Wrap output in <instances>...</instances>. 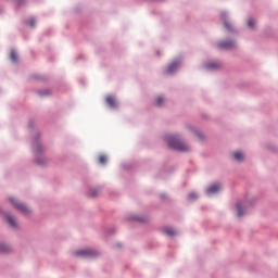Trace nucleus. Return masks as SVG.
<instances>
[{
  "instance_id": "1",
  "label": "nucleus",
  "mask_w": 278,
  "mask_h": 278,
  "mask_svg": "<svg viewBox=\"0 0 278 278\" xmlns=\"http://www.w3.org/2000/svg\"><path fill=\"white\" fill-rule=\"evenodd\" d=\"M167 144L169 149H174V151H181V152L190 151V146L186 144L184 141H179L175 137H168Z\"/></svg>"
},
{
  "instance_id": "2",
  "label": "nucleus",
  "mask_w": 278,
  "mask_h": 278,
  "mask_svg": "<svg viewBox=\"0 0 278 278\" xmlns=\"http://www.w3.org/2000/svg\"><path fill=\"white\" fill-rule=\"evenodd\" d=\"M9 201L16 207V210L22 212V214H29V207L25 204L16 202L14 198H10Z\"/></svg>"
},
{
  "instance_id": "3",
  "label": "nucleus",
  "mask_w": 278,
  "mask_h": 278,
  "mask_svg": "<svg viewBox=\"0 0 278 278\" xmlns=\"http://www.w3.org/2000/svg\"><path fill=\"white\" fill-rule=\"evenodd\" d=\"M75 255L86 256V257H94L97 255V252L93 250H80L75 252Z\"/></svg>"
},
{
  "instance_id": "4",
  "label": "nucleus",
  "mask_w": 278,
  "mask_h": 278,
  "mask_svg": "<svg viewBox=\"0 0 278 278\" xmlns=\"http://www.w3.org/2000/svg\"><path fill=\"white\" fill-rule=\"evenodd\" d=\"M217 192H220V184H214L206 190V194H216Z\"/></svg>"
},
{
  "instance_id": "5",
  "label": "nucleus",
  "mask_w": 278,
  "mask_h": 278,
  "mask_svg": "<svg viewBox=\"0 0 278 278\" xmlns=\"http://www.w3.org/2000/svg\"><path fill=\"white\" fill-rule=\"evenodd\" d=\"M219 49H233L236 43L233 41H222L218 43Z\"/></svg>"
},
{
  "instance_id": "6",
  "label": "nucleus",
  "mask_w": 278,
  "mask_h": 278,
  "mask_svg": "<svg viewBox=\"0 0 278 278\" xmlns=\"http://www.w3.org/2000/svg\"><path fill=\"white\" fill-rule=\"evenodd\" d=\"M177 68H179V63L178 62H173L167 67V75H173V73H175V71H177Z\"/></svg>"
},
{
  "instance_id": "7",
  "label": "nucleus",
  "mask_w": 278,
  "mask_h": 278,
  "mask_svg": "<svg viewBox=\"0 0 278 278\" xmlns=\"http://www.w3.org/2000/svg\"><path fill=\"white\" fill-rule=\"evenodd\" d=\"M105 101L108 103V105H110V108H116V99L112 96H108L105 98Z\"/></svg>"
},
{
  "instance_id": "8",
  "label": "nucleus",
  "mask_w": 278,
  "mask_h": 278,
  "mask_svg": "<svg viewBox=\"0 0 278 278\" xmlns=\"http://www.w3.org/2000/svg\"><path fill=\"white\" fill-rule=\"evenodd\" d=\"M163 232H164L166 236H170V237L177 236V232H176L173 228H170V227H165V228H163Z\"/></svg>"
},
{
  "instance_id": "9",
  "label": "nucleus",
  "mask_w": 278,
  "mask_h": 278,
  "mask_svg": "<svg viewBox=\"0 0 278 278\" xmlns=\"http://www.w3.org/2000/svg\"><path fill=\"white\" fill-rule=\"evenodd\" d=\"M242 210H244V203H242V202H239V203H237V214H238V216H243V212H242Z\"/></svg>"
},
{
  "instance_id": "10",
  "label": "nucleus",
  "mask_w": 278,
  "mask_h": 278,
  "mask_svg": "<svg viewBox=\"0 0 278 278\" xmlns=\"http://www.w3.org/2000/svg\"><path fill=\"white\" fill-rule=\"evenodd\" d=\"M233 157L237 162H242V160H244V154L242 152H235Z\"/></svg>"
},
{
  "instance_id": "11",
  "label": "nucleus",
  "mask_w": 278,
  "mask_h": 278,
  "mask_svg": "<svg viewBox=\"0 0 278 278\" xmlns=\"http://www.w3.org/2000/svg\"><path fill=\"white\" fill-rule=\"evenodd\" d=\"M7 219L9 225H11V227H16V219H14V217H12L11 215H7Z\"/></svg>"
},
{
  "instance_id": "12",
  "label": "nucleus",
  "mask_w": 278,
  "mask_h": 278,
  "mask_svg": "<svg viewBox=\"0 0 278 278\" xmlns=\"http://www.w3.org/2000/svg\"><path fill=\"white\" fill-rule=\"evenodd\" d=\"M8 251H10V245L4 244V243H0V252L1 253H8Z\"/></svg>"
},
{
  "instance_id": "13",
  "label": "nucleus",
  "mask_w": 278,
  "mask_h": 278,
  "mask_svg": "<svg viewBox=\"0 0 278 278\" xmlns=\"http://www.w3.org/2000/svg\"><path fill=\"white\" fill-rule=\"evenodd\" d=\"M10 58L12 62H18V54L16 53V51L12 50Z\"/></svg>"
},
{
  "instance_id": "14",
  "label": "nucleus",
  "mask_w": 278,
  "mask_h": 278,
  "mask_svg": "<svg viewBox=\"0 0 278 278\" xmlns=\"http://www.w3.org/2000/svg\"><path fill=\"white\" fill-rule=\"evenodd\" d=\"M207 68H220V64L218 62L208 63Z\"/></svg>"
},
{
  "instance_id": "15",
  "label": "nucleus",
  "mask_w": 278,
  "mask_h": 278,
  "mask_svg": "<svg viewBox=\"0 0 278 278\" xmlns=\"http://www.w3.org/2000/svg\"><path fill=\"white\" fill-rule=\"evenodd\" d=\"M105 162H108V157L105 155H100L99 156V163L100 164H105Z\"/></svg>"
},
{
  "instance_id": "16",
  "label": "nucleus",
  "mask_w": 278,
  "mask_h": 278,
  "mask_svg": "<svg viewBox=\"0 0 278 278\" xmlns=\"http://www.w3.org/2000/svg\"><path fill=\"white\" fill-rule=\"evenodd\" d=\"M248 26L254 27L255 26V20H253V18L248 20Z\"/></svg>"
},
{
  "instance_id": "17",
  "label": "nucleus",
  "mask_w": 278,
  "mask_h": 278,
  "mask_svg": "<svg viewBox=\"0 0 278 278\" xmlns=\"http://www.w3.org/2000/svg\"><path fill=\"white\" fill-rule=\"evenodd\" d=\"M164 101V98L162 96H160L157 99H156V105H162V102Z\"/></svg>"
},
{
  "instance_id": "18",
  "label": "nucleus",
  "mask_w": 278,
  "mask_h": 278,
  "mask_svg": "<svg viewBox=\"0 0 278 278\" xmlns=\"http://www.w3.org/2000/svg\"><path fill=\"white\" fill-rule=\"evenodd\" d=\"M188 197H189V200H190V201H194V199L198 198L195 193H189Z\"/></svg>"
},
{
  "instance_id": "19",
  "label": "nucleus",
  "mask_w": 278,
  "mask_h": 278,
  "mask_svg": "<svg viewBox=\"0 0 278 278\" xmlns=\"http://www.w3.org/2000/svg\"><path fill=\"white\" fill-rule=\"evenodd\" d=\"M224 25L228 29V31H231V24L230 23L225 22Z\"/></svg>"
},
{
  "instance_id": "20",
  "label": "nucleus",
  "mask_w": 278,
  "mask_h": 278,
  "mask_svg": "<svg viewBox=\"0 0 278 278\" xmlns=\"http://www.w3.org/2000/svg\"><path fill=\"white\" fill-rule=\"evenodd\" d=\"M29 26L30 27H36V20H30L29 21Z\"/></svg>"
},
{
  "instance_id": "21",
  "label": "nucleus",
  "mask_w": 278,
  "mask_h": 278,
  "mask_svg": "<svg viewBox=\"0 0 278 278\" xmlns=\"http://www.w3.org/2000/svg\"><path fill=\"white\" fill-rule=\"evenodd\" d=\"M41 94H51V91L50 90H46L45 93H41Z\"/></svg>"
},
{
  "instance_id": "22",
  "label": "nucleus",
  "mask_w": 278,
  "mask_h": 278,
  "mask_svg": "<svg viewBox=\"0 0 278 278\" xmlns=\"http://www.w3.org/2000/svg\"><path fill=\"white\" fill-rule=\"evenodd\" d=\"M90 197H97V191H94L93 193H90Z\"/></svg>"
}]
</instances>
